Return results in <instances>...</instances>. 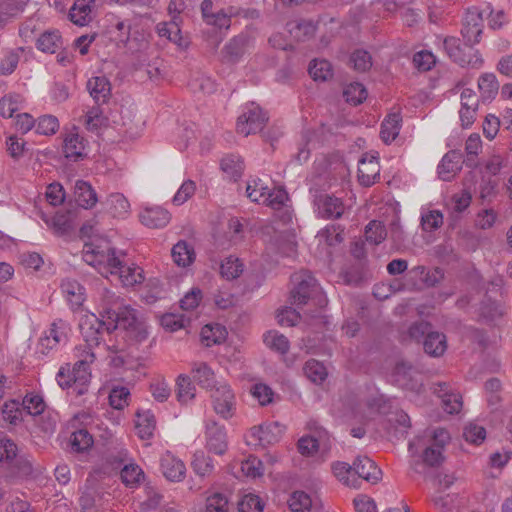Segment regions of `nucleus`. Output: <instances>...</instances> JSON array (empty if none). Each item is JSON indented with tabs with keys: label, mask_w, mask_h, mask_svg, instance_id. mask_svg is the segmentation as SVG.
<instances>
[{
	"label": "nucleus",
	"mask_w": 512,
	"mask_h": 512,
	"mask_svg": "<svg viewBox=\"0 0 512 512\" xmlns=\"http://www.w3.org/2000/svg\"><path fill=\"white\" fill-rule=\"evenodd\" d=\"M100 316L106 318V332L123 329L126 336L135 342H142L148 336L147 327L139 320L134 309L120 307L119 297L111 291L105 290L103 295V311Z\"/></svg>",
	"instance_id": "f257e3e1"
},
{
	"label": "nucleus",
	"mask_w": 512,
	"mask_h": 512,
	"mask_svg": "<svg viewBox=\"0 0 512 512\" xmlns=\"http://www.w3.org/2000/svg\"><path fill=\"white\" fill-rule=\"evenodd\" d=\"M74 356L77 361L73 367L71 368L70 364L62 366L56 375V380L61 388H73L80 396L88 390L91 380L90 365L96 357L93 351L85 347H75Z\"/></svg>",
	"instance_id": "f03ea898"
},
{
	"label": "nucleus",
	"mask_w": 512,
	"mask_h": 512,
	"mask_svg": "<svg viewBox=\"0 0 512 512\" xmlns=\"http://www.w3.org/2000/svg\"><path fill=\"white\" fill-rule=\"evenodd\" d=\"M82 258L105 277L110 274L113 267H116L115 265H120V258L116 256L113 248H102L92 243L85 244Z\"/></svg>",
	"instance_id": "7ed1b4c3"
},
{
	"label": "nucleus",
	"mask_w": 512,
	"mask_h": 512,
	"mask_svg": "<svg viewBox=\"0 0 512 512\" xmlns=\"http://www.w3.org/2000/svg\"><path fill=\"white\" fill-rule=\"evenodd\" d=\"M443 46L448 56L461 66H469L472 68H480L483 65L481 54L473 46L464 47L460 45V39L457 37H446Z\"/></svg>",
	"instance_id": "20e7f679"
},
{
	"label": "nucleus",
	"mask_w": 512,
	"mask_h": 512,
	"mask_svg": "<svg viewBox=\"0 0 512 512\" xmlns=\"http://www.w3.org/2000/svg\"><path fill=\"white\" fill-rule=\"evenodd\" d=\"M267 121L268 117L262 109L255 103H250L245 106L243 113L238 117L236 131L247 137L260 132Z\"/></svg>",
	"instance_id": "39448f33"
},
{
	"label": "nucleus",
	"mask_w": 512,
	"mask_h": 512,
	"mask_svg": "<svg viewBox=\"0 0 512 512\" xmlns=\"http://www.w3.org/2000/svg\"><path fill=\"white\" fill-rule=\"evenodd\" d=\"M214 412L224 420L231 419L236 411V397L227 383H219L211 392Z\"/></svg>",
	"instance_id": "423d86ee"
},
{
	"label": "nucleus",
	"mask_w": 512,
	"mask_h": 512,
	"mask_svg": "<svg viewBox=\"0 0 512 512\" xmlns=\"http://www.w3.org/2000/svg\"><path fill=\"white\" fill-rule=\"evenodd\" d=\"M106 318H98L95 314H85L79 323L81 334L85 344L78 347H85L93 351L94 347L99 346L103 331H106Z\"/></svg>",
	"instance_id": "0eeeda50"
},
{
	"label": "nucleus",
	"mask_w": 512,
	"mask_h": 512,
	"mask_svg": "<svg viewBox=\"0 0 512 512\" xmlns=\"http://www.w3.org/2000/svg\"><path fill=\"white\" fill-rule=\"evenodd\" d=\"M450 441L447 430L437 428L433 431L429 444L422 452V462L426 466L437 467L444 461L443 451Z\"/></svg>",
	"instance_id": "6e6552de"
},
{
	"label": "nucleus",
	"mask_w": 512,
	"mask_h": 512,
	"mask_svg": "<svg viewBox=\"0 0 512 512\" xmlns=\"http://www.w3.org/2000/svg\"><path fill=\"white\" fill-rule=\"evenodd\" d=\"M483 13L484 11H481L478 7H472L466 11L461 29V35L466 46L474 47L480 42L484 28Z\"/></svg>",
	"instance_id": "1a4fd4ad"
},
{
	"label": "nucleus",
	"mask_w": 512,
	"mask_h": 512,
	"mask_svg": "<svg viewBox=\"0 0 512 512\" xmlns=\"http://www.w3.org/2000/svg\"><path fill=\"white\" fill-rule=\"evenodd\" d=\"M295 288L291 292L292 303L301 306L305 305L308 299L318 289L316 279L308 271H301L293 276Z\"/></svg>",
	"instance_id": "9d476101"
},
{
	"label": "nucleus",
	"mask_w": 512,
	"mask_h": 512,
	"mask_svg": "<svg viewBox=\"0 0 512 512\" xmlns=\"http://www.w3.org/2000/svg\"><path fill=\"white\" fill-rule=\"evenodd\" d=\"M394 380L403 389L409 390L416 395L424 392L423 383L418 380L417 370L409 363L398 362L394 368Z\"/></svg>",
	"instance_id": "9b49d317"
},
{
	"label": "nucleus",
	"mask_w": 512,
	"mask_h": 512,
	"mask_svg": "<svg viewBox=\"0 0 512 512\" xmlns=\"http://www.w3.org/2000/svg\"><path fill=\"white\" fill-rule=\"evenodd\" d=\"M431 391L441 399L443 409L449 414L458 413L462 408V397L455 393L447 382H435Z\"/></svg>",
	"instance_id": "f8f14e48"
},
{
	"label": "nucleus",
	"mask_w": 512,
	"mask_h": 512,
	"mask_svg": "<svg viewBox=\"0 0 512 512\" xmlns=\"http://www.w3.org/2000/svg\"><path fill=\"white\" fill-rule=\"evenodd\" d=\"M314 205L317 215L325 219H338L344 213V204L340 198L321 193L315 196Z\"/></svg>",
	"instance_id": "ddd939ff"
},
{
	"label": "nucleus",
	"mask_w": 512,
	"mask_h": 512,
	"mask_svg": "<svg viewBox=\"0 0 512 512\" xmlns=\"http://www.w3.org/2000/svg\"><path fill=\"white\" fill-rule=\"evenodd\" d=\"M283 432V425L278 422H272L251 428L250 436L255 444L266 446L277 443L281 439Z\"/></svg>",
	"instance_id": "4468645a"
},
{
	"label": "nucleus",
	"mask_w": 512,
	"mask_h": 512,
	"mask_svg": "<svg viewBox=\"0 0 512 512\" xmlns=\"http://www.w3.org/2000/svg\"><path fill=\"white\" fill-rule=\"evenodd\" d=\"M250 42L251 37L247 33H240L230 39L221 51L223 62L231 64L237 63L245 54Z\"/></svg>",
	"instance_id": "2eb2a0df"
},
{
	"label": "nucleus",
	"mask_w": 512,
	"mask_h": 512,
	"mask_svg": "<svg viewBox=\"0 0 512 512\" xmlns=\"http://www.w3.org/2000/svg\"><path fill=\"white\" fill-rule=\"evenodd\" d=\"M206 447L208 451L223 455L227 450L226 431L223 426L211 421L206 426Z\"/></svg>",
	"instance_id": "dca6fc26"
},
{
	"label": "nucleus",
	"mask_w": 512,
	"mask_h": 512,
	"mask_svg": "<svg viewBox=\"0 0 512 512\" xmlns=\"http://www.w3.org/2000/svg\"><path fill=\"white\" fill-rule=\"evenodd\" d=\"M353 469L358 481L363 479L371 484H375L381 480V469L367 456H358L353 462Z\"/></svg>",
	"instance_id": "f3484780"
},
{
	"label": "nucleus",
	"mask_w": 512,
	"mask_h": 512,
	"mask_svg": "<svg viewBox=\"0 0 512 512\" xmlns=\"http://www.w3.org/2000/svg\"><path fill=\"white\" fill-rule=\"evenodd\" d=\"M380 177V165L374 156H363L359 160L358 180L362 186H372Z\"/></svg>",
	"instance_id": "a211bd4d"
},
{
	"label": "nucleus",
	"mask_w": 512,
	"mask_h": 512,
	"mask_svg": "<svg viewBox=\"0 0 512 512\" xmlns=\"http://www.w3.org/2000/svg\"><path fill=\"white\" fill-rule=\"evenodd\" d=\"M86 89L97 105L106 104L111 97V83L105 76H93L86 83Z\"/></svg>",
	"instance_id": "6ab92c4d"
},
{
	"label": "nucleus",
	"mask_w": 512,
	"mask_h": 512,
	"mask_svg": "<svg viewBox=\"0 0 512 512\" xmlns=\"http://www.w3.org/2000/svg\"><path fill=\"white\" fill-rule=\"evenodd\" d=\"M110 275L116 276L124 286H134L144 281L143 270L138 266H128L120 260V265H115Z\"/></svg>",
	"instance_id": "aec40b11"
},
{
	"label": "nucleus",
	"mask_w": 512,
	"mask_h": 512,
	"mask_svg": "<svg viewBox=\"0 0 512 512\" xmlns=\"http://www.w3.org/2000/svg\"><path fill=\"white\" fill-rule=\"evenodd\" d=\"M193 380L203 389L213 390L220 382L216 381L214 371L206 362H194L191 368Z\"/></svg>",
	"instance_id": "412c9836"
},
{
	"label": "nucleus",
	"mask_w": 512,
	"mask_h": 512,
	"mask_svg": "<svg viewBox=\"0 0 512 512\" xmlns=\"http://www.w3.org/2000/svg\"><path fill=\"white\" fill-rule=\"evenodd\" d=\"M462 155L457 151H449L438 165V175L444 181H450L460 170Z\"/></svg>",
	"instance_id": "4be33fe9"
},
{
	"label": "nucleus",
	"mask_w": 512,
	"mask_h": 512,
	"mask_svg": "<svg viewBox=\"0 0 512 512\" xmlns=\"http://www.w3.org/2000/svg\"><path fill=\"white\" fill-rule=\"evenodd\" d=\"M161 470L163 475L170 481H181L186 472L184 463L171 453H166L161 458Z\"/></svg>",
	"instance_id": "5701e85b"
},
{
	"label": "nucleus",
	"mask_w": 512,
	"mask_h": 512,
	"mask_svg": "<svg viewBox=\"0 0 512 512\" xmlns=\"http://www.w3.org/2000/svg\"><path fill=\"white\" fill-rule=\"evenodd\" d=\"M140 220L149 228H163L170 221V213L162 207L145 208L140 213Z\"/></svg>",
	"instance_id": "b1692460"
},
{
	"label": "nucleus",
	"mask_w": 512,
	"mask_h": 512,
	"mask_svg": "<svg viewBox=\"0 0 512 512\" xmlns=\"http://www.w3.org/2000/svg\"><path fill=\"white\" fill-rule=\"evenodd\" d=\"M61 290L72 309L79 308L83 304L85 300V289L76 280H63Z\"/></svg>",
	"instance_id": "393cba45"
},
{
	"label": "nucleus",
	"mask_w": 512,
	"mask_h": 512,
	"mask_svg": "<svg viewBox=\"0 0 512 512\" xmlns=\"http://www.w3.org/2000/svg\"><path fill=\"white\" fill-rule=\"evenodd\" d=\"M74 195L78 205L85 209L92 208L98 201L96 191L90 183L83 180H78L75 183Z\"/></svg>",
	"instance_id": "a878e982"
},
{
	"label": "nucleus",
	"mask_w": 512,
	"mask_h": 512,
	"mask_svg": "<svg viewBox=\"0 0 512 512\" xmlns=\"http://www.w3.org/2000/svg\"><path fill=\"white\" fill-rule=\"evenodd\" d=\"M84 147L83 137L75 131V128L66 134L63 140V152L66 158L77 161L83 156Z\"/></svg>",
	"instance_id": "bb28decb"
},
{
	"label": "nucleus",
	"mask_w": 512,
	"mask_h": 512,
	"mask_svg": "<svg viewBox=\"0 0 512 512\" xmlns=\"http://www.w3.org/2000/svg\"><path fill=\"white\" fill-rule=\"evenodd\" d=\"M402 117L400 113L389 114L381 124L380 137L389 144L396 139L401 129Z\"/></svg>",
	"instance_id": "cd10ccee"
},
{
	"label": "nucleus",
	"mask_w": 512,
	"mask_h": 512,
	"mask_svg": "<svg viewBox=\"0 0 512 512\" xmlns=\"http://www.w3.org/2000/svg\"><path fill=\"white\" fill-rule=\"evenodd\" d=\"M171 256L173 261L181 267L191 265L196 257L193 246L188 244L185 240H180L173 246Z\"/></svg>",
	"instance_id": "c85d7f7f"
},
{
	"label": "nucleus",
	"mask_w": 512,
	"mask_h": 512,
	"mask_svg": "<svg viewBox=\"0 0 512 512\" xmlns=\"http://www.w3.org/2000/svg\"><path fill=\"white\" fill-rule=\"evenodd\" d=\"M424 351L433 357H439L447 349L446 336L439 332L431 331L423 340Z\"/></svg>",
	"instance_id": "c756f323"
},
{
	"label": "nucleus",
	"mask_w": 512,
	"mask_h": 512,
	"mask_svg": "<svg viewBox=\"0 0 512 512\" xmlns=\"http://www.w3.org/2000/svg\"><path fill=\"white\" fill-rule=\"evenodd\" d=\"M95 0H77L70 10V20L78 25L85 26L91 20V4H94Z\"/></svg>",
	"instance_id": "7c9ffc66"
},
{
	"label": "nucleus",
	"mask_w": 512,
	"mask_h": 512,
	"mask_svg": "<svg viewBox=\"0 0 512 512\" xmlns=\"http://www.w3.org/2000/svg\"><path fill=\"white\" fill-rule=\"evenodd\" d=\"M36 46L45 53L54 54L63 47V40L59 31H46L37 39Z\"/></svg>",
	"instance_id": "2f4dec72"
},
{
	"label": "nucleus",
	"mask_w": 512,
	"mask_h": 512,
	"mask_svg": "<svg viewBox=\"0 0 512 512\" xmlns=\"http://www.w3.org/2000/svg\"><path fill=\"white\" fill-rule=\"evenodd\" d=\"M196 396V387L190 376L180 374L176 379V397L181 404H187Z\"/></svg>",
	"instance_id": "473e14b6"
},
{
	"label": "nucleus",
	"mask_w": 512,
	"mask_h": 512,
	"mask_svg": "<svg viewBox=\"0 0 512 512\" xmlns=\"http://www.w3.org/2000/svg\"><path fill=\"white\" fill-rule=\"evenodd\" d=\"M136 429L141 439H149L153 436L156 420L150 411H138L136 413Z\"/></svg>",
	"instance_id": "72a5a7b5"
},
{
	"label": "nucleus",
	"mask_w": 512,
	"mask_h": 512,
	"mask_svg": "<svg viewBox=\"0 0 512 512\" xmlns=\"http://www.w3.org/2000/svg\"><path fill=\"white\" fill-rule=\"evenodd\" d=\"M93 437L86 429H79L70 436V451L74 453L87 452L93 446Z\"/></svg>",
	"instance_id": "f704fd0d"
},
{
	"label": "nucleus",
	"mask_w": 512,
	"mask_h": 512,
	"mask_svg": "<svg viewBox=\"0 0 512 512\" xmlns=\"http://www.w3.org/2000/svg\"><path fill=\"white\" fill-rule=\"evenodd\" d=\"M332 470L336 478L348 487H360V481L355 477L353 465L351 466L345 462H336L332 465Z\"/></svg>",
	"instance_id": "c9c22d12"
},
{
	"label": "nucleus",
	"mask_w": 512,
	"mask_h": 512,
	"mask_svg": "<svg viewBox=\"0 0 512 512\" xmlns=\"http://www.w3.org/2000/svg\"><path fill=\"white\" fill-rule=\"evenodd\" d=\"M287 29L290 35L297 41H304L312 37L316 31L315 25L311 21H290L287 23Z\"/></svg>",
	"instance_id": "e433bc0d"
},
{
	"label": "nucleus",
	"mask_w": 512,
	"mask_h": 512,
	"mask_svg": "<svg viewBox=\"0 0 512 512\" xmlns=\"http://www.w3.org/2000/svg\"><path fill=\"white\" fill-rule=\"evenodd\" d=\"M482 150V140L479 134L472 133L465 142L466 166L475 168L478 165L477 156Z\"/></svg>",
	"instance_id": "4c0bfd02"
},
{
	"label": "nucleus",
	"mask_w": 512,
	"mask_h": 512,
	"mask_svg": "<svg viewBox=\"0 0 512 512\" xmlns=\"http://www.w3.org/2000/svg\"><path fill=\"white\" fill-rule=\"evenodd\" d=\"M23 97L17 93H9L0 99V115L4 118L13 117L22 107Z\"/></svg>",
	"instance_id": "58836bf2"
},
{
	"label": "nucleus",
	"mask_w": 512,
	"mask_h": 512,
	"mask_svg": "<svg viewBox=\"0 0 512 512\" xmlns=\"http://www.w3.org/2000/svg\"><path fill=\"white\" fill-rule=\"evenodd\" d=\"M243 272V263L232 255L226 257L220 265V274L227 280L238 278Z\"/></svg>",
	"instance_id": "ea45409f"
},
{
	"label": "nucleus",
	"mask_w": 512,
	"mask_h": 512,
	"mask_svg": "<svg viewBox=\"0 0 512 512\" xmlns=\"http://www.w3.org/2000/svg\"><path fill=\"white\" fill-rule=\"evenodd\" d=\"M106 205L114 217H125L129 213L130 204L121 193H112L106 199Z\"/></svg>",
	"instance_id": "a19ab883"
},
{
	"label": "nucleus",
	"mask_w": 512,
	"mask_h": 512,
	"mask_svg": "<svg viewBox=\"0 0 512 512\" xmlns=\"http://www.w3.org/2000/svg\"><path fill=\"white\" fill-rule=\"evenodd\" d=\"M264 343L270 349L280 353L286 354L289 351L290 343L286 336L278 333L277 331H269L264 335Z\"/></svg>",
	"instance_id": "79ce46f5"
},
{
	"label": "nucleus",
	"mask_w": 512,
	"mask_h": 512,
	"mask_svg": "<svg viewBox=\"0 0 512 512\" xmlns=\"http://www.w3.org/2000/svg\"><path fill=\"white\" fill-rule=\"evenodd\" d=\"M309 74L315 81H326L332 77V66L324 59L313 60L309 65Z\"/></svg>",
	"instance_id": "37998d69"
},
{
	"label": "nucleus",
	"mask_w": 512,
	"mask_h": 512,
	"mask_svg": "<svg viewBox=\"0 0 512 512\" xmlns=\"http://www.w3.org/2000/svg\"><path fill=\"white\" fill-rule=\"evenodd\" d=\"M222 170L232 179L236 180L242 175L244 163L237 155H228L221 161Z\"/></svg>",
	"instance_id": "c03bdc74"
},
{
	"label": "nucleus",
	"mask_w": 512,
	"mask_h": 512,
	"mask_svg": "<svg viewBox=\"0 0 512 512\" xmlns=\"http://www.w3.org/2000/svg\"><path fill=\"white\" fill-rule=\"evenodd\" d=\"M21 406L23 410L32 416L40 415L46 408L42 396L35 393H27L23 398Z\"/></svg>",
	"instance_id": "a18cd8bd"
},
{
	"label": "nucleus",
	"mask_w": 512,
	"mask_h": 512,
	"mask_svg": "<svg viewBox=\"0 0 512 512\" xmlns=\"http://www.w3.org/2000/svg\"><path fill=\"white\" fill-rule=\"evenodd\" d=\"M201 336L207 346L220 344L226 339V330L219 324L206 325L202 329Z\"/></svg>",
	"instance_id": "49530a36"
},
{
	"label": "nucleus",
	"mask_w": 512,
	"mask_h": 512,
	"mask_svg": "<svg viewBox=\"0 0 512 512\" xmlns=\"http://www.w3.org/2000/svg\"><path fill=\"white\" fill-rule=\"evenodd\" d=\"M288 200V194L283 188L269 189L267 187L262 203L273 208L280 209Z\"/></svg>",
	"instance_id": "de8ad7c7"
},
{
	"label": "nucleus",
	"mask_w": 512,
	"mask_h": 512,
	"mask_svg": "<svg viewBox=\"0 0 512 512\" xmlns=\"http://www.w3.org/2000/svg\"><path fill=\"white\" fill-rule=\"evenodd\" d=\"M23 52V48L8 51L2 58H0V75H10L17 68L20 53Z\"/></svg>",
	"instance_id": "09e8293b"
},
{
	"label": "nucleus",
	"mask_w": 512,
	"mask_h": 512,
	"mask_svg": "<svg viewBox=\"0 0 512 512\" xmlns=\"http://www.w3.org/2000/svg\"><path fill=\"white\" fill-rule=\"evenodd\" d=\"M26 2L23 0H3L0 1V23L8 18L14 17L23 11Z\"/></svg>",
	"instance_id": "8fccbe9b"
},
{
	"label": "nucleus",
	"mask_w": 512,
	"mask_h": 512,
	"mask_svg": "<svg viewBox=\"0 0 512 512\" xmlns=\"http://www.w3.org/2000/svg\"><path fill=\"white\" fill-rule=\"evenodd\" d=\"M192 468L200 476L209 475L214 469L213 460L206 456L204 452L198 451L193 456Z\"/></svg>",
	"instance_id": "3c124183"
},
{
	"label": "nucleus",
	"mask_w": 512,
	"mask_h": 512,
	"mask_svg": "<svg viewBox=\"0 0 512 512\" xmlns=\"http://www.w3.org/2000/svg\"><path fill=\"white\" fill-rule=\"evenodd\" d=\"M346 101L352 105H359L367 98V91L363 84L351 83L344 89Z\"/></svg>",
	"instance_id": "603ef678"
},
{
	"label": "nucleus",
	"mask_w": 512,
	"mask_h": 512,
	"mask_svg": "<svg viewBox=\"0 0 512 512\" xmlns=\"http://www.w3.org/2000/svg\"><path fill=\"white\" fill-rule=\"evenodd\" d=\"M304 373L314 383H321L327 376L326 368L317 360H308L304 365Z\"/></svg>",
	"instance_id": "864d4df0"
},
{
	"label": "nucleus",
	"mask_w": 512,
	"mask_h": 512,
	"mask_svg": "<svg viewBox=\"0 0 512 512\" xmlns=\"http://www.w3.org/2000/svg\"><path fill=\"white\" fill-rule=\"evenodd\" d=\"M386 236L385 226L381 222L373 220L366 226L365 237L368 242L378 245L385 240Z\"/></svg>",
	"instance_id": "5fc2aeb1"
},
{
	"label": "nucleus",
	"mask_w": 512,
	"mask_h": 512,
	"mask_svg": "<svg viewBox=\"0 0 512 512\" xmlns=\"http://www.w3.org/2000/svg\"><path fill=\"white\" fill-rule=\"evenodd\" d=\"M343 229L339 225H328L318 233V237L329 246H335L343 241Z\"/></svg>",
	"instance_id": "6e6d98bb"
},
{
	"label": "nucleus",
	"mask_w": 512,
	"mask_h": 512,
	"mask_svg": "<svg viewBox=\"0 0 512 512\" xmlns=\"http://www.w3.org/2000/svg\"><path fill=\"white\" fill-rule=\"evenodd\" d=\"M288 503L292 512H308L312 506L310 496L303 491L294 492Z\"/></svg>",
	"instance_id": "4d7b16f0"
},
{
	"label": "nucleus",
	"mask_w": 512,
	"mask_h": 512,
	"mask_svg": "<svg viewBox=\"0 0 512 512\" xmlns=\"http://www.w3.org/2000/svg\"><path fill=\"white\" fill-rule=\"evenodd\" d=\"M22 410L17 400L6 401L1 408L3 419L14 425L21 421Z\"/></svg>",
	"instance_id": "13d9d810"
},
{
	"label": "nucleus",
	"mask_w": 512,
	"mask_h": 512,
	"mask_svg": "<svg viewBox=\"0 0 512 512\" xmlns=\"http://www.w3.org/2000/svg\"><path fill=\"white\" fill-rule=\"evenodd\" d=\"M478 87L484 98H492L496 95L499 84L494 74L486 73L479 78Z\"/></svg>",
	"instance_id": "bf43d9fd"
},
{
	"label": "nucleus",
	"mask_w": 512,
	"mask_h": 512,
	"mask_svg": "<svg viewBox=\"0 0 512 512\" xmlns=\"http://www.w3.org/2000/svg\"><path fill=\"white\" fill-rule=\"evenodd\" d=\"M229 501L223 493H213L206 499V512H228Z\"/></svg>",
	"instance_id": "052dcab7"
},
{
	"label": "nucleus",
	"mask_w": 512,
	"mask_h": 512,
	"mask_svg": "<svg viewBox=\"0 0 512 512\" xmlns=\"http://www.w3.org/2000/svg\"><path fill=\"white\" fill-rule=\"evenodd\" d=\"M508 159L504 154L492 153L485 161V170L491 175H498L501 170L507 167Z\"/></svg>",
	"instance_id": "680f3d73"
},
{
	"label": "nucleus",
	"mask_w": 512,
	"mask_h": 512,
	"mask_svg": "<svg viewBox=\"0 0 512 512\" xmlns=\"http://www.w3.org/2000/svg\"><path fill=\"white\" fill-rule=\"evenodd\" d=\"M350 62L353 64V68L358 72H365L372 66L370 54L361 49H358L351 54Z\"/></svg>",
	"instance_id": "e2e57ef3"
},
{
	"label": "nucleus",
	"mask_w": 512,
	"mask_h": 512,
	"mask_svg": "<svg viewBox=\"0 0 512 512\" xmlns=\"http://www.w3.org/2000/svg\"><path fill=\"white\" fill-rule=\"evenodd\" d=\"M130 392L126 387H115L110 391L109 403L114 409L121 410L128 405Z\"/></svg>",
	"instance_id": "0e129e2a"
},
{
	"label": "nucleus",
	"mask_w": 512,
	"mask_h": 512,
	"mask_svg": "<svg viewBox=\"0 0 512 512\" xmlns=\"http://www.w3.org/2000/svg\"><path fill=\"white\" fill-rule=\"evenodd\" d=\"M36 132L42 135L55 134L59 128L58 119L52 115H44L38 119L35 125Z\"/></svg>",
	"instance_id": "69168bd1"
},
{
	"label": "nucleus",
	"mask_w": 512,
	"mask_h": 512,
	"mask_svg": "<svg viewBox=\"0 0 512 512\" xmlns=\"http://www.w3.org/2000/svg\"><path fill=\"white\" fill-rule=\"evenodd\" d=\"M239 512H262L263 503L259 496L254 494L244 495L238 503Z\"/></svg>",
	"instance_id": "338daca9"
},
{
	"label": "nucleus",
	"mask_w": 512,
	"mask_h": 512,
	"mask_svg": "<svg viewBox=\"0 0 512 512\" xmlns=\"http://www.w3.org/2000/svg\"><path fill=\"white\" fill-rule=\"evenodd\" d=\"M241 471L247 477L256 478L263 475V464L255 456H250L242 462Z\"/></svg>",
	"instance_id": "774afa93"
}]
</instances>
